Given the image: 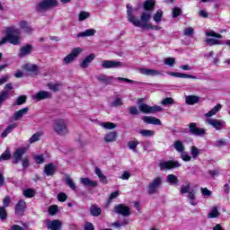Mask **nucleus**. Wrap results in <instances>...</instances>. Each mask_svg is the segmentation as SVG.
<instances>
[{"label": "nucleus", "instance_id": "a19ab883", "mask_svg": "<svg viewBox=\"0 0 230 230\" xmlns=\"http://www.w3.org/2000/svg\"><path fill=\"white\" fill-rule=\"evenodd\" d=\"M140 112H144V114H151V109L152 106H149L148 104L142 103L138 107Z\"/></svg>", "mask_w": 230, "mask_h": 230}, {"label": "nucleus", "instance_id": "680f3d73", "mask_svg": "<svg viewBox=\"0 0 230 230\" xmlns=\"http://www.w3.org/2000/svg\"><path fill=\"white\" fill-rule=\"evenodd\" d=\"M8 214L6 213V208L4 207H0V220H6Z\"/></svg>", "mask_w": 230, "mask_h": 230}, {"label": "nucleus", "instance_id": "e2e57ef3", "mask_svg": "<svg viewBox=\"0 0 230 230\" xmlns=\"http://www.w3.org/2000/svg\"><path fill=\"white\" fill-rule=\"evenodd\" d=\"M165 66H170V67H173L175 66V58H167L164 59Z\"/></svg>", "mask_w": 230, "mask_h": 230}, {"label": "nucleus", "instance_id": "1a4fd4ad", "mask_svg": "<svg viewBox=\"0 0 230 230\" xmlns=\"http://www.w3.org/2000/svg\"><path fill=\"white\" fill-rule=\"evenodd\" d=\"M189 131L192 136H206V129L197 127V123L195 122L190 123Z\"/></svg>", "mask_w": 230, "mask_h": 230}, {"label": "nucleus", "instance_id": "aec40b11", "mask_svg": "<svg viewBox=\"0 0 230 230\" xmlns=\"http://www.w3.org/2000/svg\"><path fill=\"white\" fill-rule=\"evenodd\" d=\"M43 172L45 175L49 177L51 175H55V172H57V167H55L54 164H48L45 165Z\"/></svg>", "mask_w": 230, "mask_h": 230}, {"label": "nucleus", "instance_id": "f8f14e48", "mask_svg": "<svg viewBox=\"0 0 230 230\" xmlns=\"http://www.w3.org/2000/svg\"><path fill=\"white\" fill-rule=\"evenodd\" d=\"M207 123L216 128V130H222L226 127V121L217 119H208Z\"/></svg>", "mask_w": 230, "mask_h": 230}, {"label": "nucleus", "instance_id": "052dcab7", "mask_svg": "<svg viewBox=\"0 0 230 230\" xmlns=\"http://www.w3.org/2000/svg\"><path fill=\"white\" fill-rule=\"evenodd\" d=\"M34 161L37 163V164H42L45 163L44 155H38L34 156Z\"/></svg>", "mask_w": 230, "mask_h": 230}, {"label": "nucleus", "instance_id": "412c9836", "mask_svg": "<svg viewBox=\"0 0 230 230\" xmlns=\"http://www.w3.org/2000/svg\"><path fill=\"white\" fill-rule=\"evenodd\" d=\"M200 102V97L197 95H186L185 96V103L187 105H195V103Z\"/></svg>", "mask_w": 230, "mask_h": 230}, {"label": "nucleus", "instance_id": "4be33fe9", "mask_svg": "<svg viewBox=\"0 0 230 230\" xmlns=\"http://www.w3.org/2000/svg\"><path fill=\"white\" fill-rule=\"evenodd\" d=\"M118 138V131H111L104 137L105 143H114Z\"/></svg>", "mask_w": 230, "mask_h": 230}, {"label": "nucleus", "instance_id": "4c0bfd02", "mask_svg": "<svg viewBox=\"0 0 230 230\" xmlns=\"http://www.w3.org/2000/svg\"><path fill=\"white\" fill-rule=\"evenodd\" d=\"M220 217V212H218V208L212 207L211 211L208 215V218H218Z\"/></svg>", "mask_w": 230, "mask_h": 230}, {"label": "nucleus", "instance_id": "5fc2aeb1", "mask_svg": "<svg viewBox=\"0 0 230 230\" xmlns=\"http://www.w3.org/2000/svg\"><path fill=\"white\" fill-rule=\"evenodd\" d=\"M26 95H21L16 99L14 105H23V103H26Z\"/></svg>", "mask_w": 230, "mask_h": 230}, {"label": "nucleus", "instance_id": "f3484780", "mask_svg": "<svg viewBox=\"0 0 230 230\" xmlns=\"http://www.w3.org/2000/svg\"><path fill=\"white\" fill-rule=\"evenodd\" d=\"M94 58H96V56L94 54H90L84 59H83L80 65L82 69H87V67L91 66V63L93 62V60H94Z\"/></svg>", "mask_w": 230, "mask_h": 230}, {"label": "nucleus", "instance_id": "69168bd1", "mask_svg": "<svg viewBox=\"0 0 230 230\" xmlns=\"http://www.w3.org/2000/svg\"><path fill=\"white\" fill-rule=\"evenodd\" d=\"M162 105H173V98L167 97L161 102Z\"/></svg>", "mask_w": 230, "mask_h": 230}, {"label": "nucleus", "instance_id": "09e8293b", "mask_svg": "<svg viewBox=\"0 0 230 230\" xmlns=\"http://www.w3.org/2000/svg\"><path fill=\"white\" fill-rule=\"evenodd\" d=\"M23 195L26 199H32V197H35V190L32 189H26L23 190Z\"/></svg>", "mask_w": 230, "mask_h": 230}, {"label": "nucleus", "instance_id": "bb28decb", "mask_svg": "<svg viewBox=\"0 0 230 230\" xmlns=\"http://www.w3.org/2000/svg\"><path fill=\"white\" fill-rule=\"evenodd\" d=\"M155 7V0H146L143 4V8L146 12H153Z\"/></svg>", "mask_w": 230, "mask_h": 230}, {"label": "nucleus", "instance_id": "473e14b6", "mask_svg": "<svg viewBox=\"0 0 230 230\" xmlns=\"http://www.w3.org/2000/svg\"><path fill=\"white\" fill-rule=\"evenodd\" d=\"M90 212L92 217H100L102 215V208L96 205H92Z\"/></svg>", "mask_w": 230, "mask_h": 230}, {"label": "nucleus", "instance_id": "c9c22d12", "mask_svg": "<svg viewBox=\"0 0 230 230\" xmlns=\"http://www.w3.org/2000/svg\"><path fill=\"white\" fill-rule=\"evenodd\" d=\"M19 26L22 30H23L25 33L30 34L31 33V31H33V29H31V27L28 25V22H26V21L20 22Z\"/></svg>", "mask_w": 230, "mask_h": 230}, {"label": "nucleus", "instance_id": "0eeeda50", "mask_svg": "<svg viewBox=\"0 0 230 230\" xmlns=\"http://www.w3.org/2000/svg\"><path fill=\"white\" fill-rule=\"evenodd\" d=\"M161 171L172 170V168H181V163L179 161H167L161 162L158 164Z\"/></svg>", "mask_w": 230, "mask_h": 230}, {"label": "nucleus", "instance_id": "4d7b16f0", "mask_svg": "<svg viewBox=\"0 0 230 230\" xmlns=\"http://www.w3.org/2000/svg\"><path fill=\"white\" fill-rule=\"evenodd\" d=\"M58 212V207L57 205L50 206L49 208V213L51 217H55V215H57Z\"/></svg>", "mask_w": 230, "mask_h": 230}, {"label": "nucleus", "instance_id": "f257e3e1", "mask_svg": "<svg viewBox=\"0 0 230 230\" xmlns=\"http://www.w3.org/2000/svg\"><path fill=\"white\" fill-rule=\"evenodd\" d=\"M127 17L128 21L134 24L137 28H142L146 30V27L150 24L148 22L152 19V12L144 11L140 14V20L136 15H134L132 5L130 4H127Z\"/></svg>", "mask_w": 230, "mask_h": 230}, {"label": "nucleus", "instance_id": "58836bf2", "mask_svg": "<svg viewBox=\"0 0 230 230\" xmlns=\"http://www.w3.org/2000/svg\"><path fill=\"white\" fill-rule=\"evenodd\" d=\"M139 134H141L143 137H154V136H155V131L150 129H141Z\"/></svg>", "mask_w": 230, "mask_h": 230}, {"label": "nucleus", "instance_id": "72a5a7b5", "mask_svg": "<svg viewBox=\"0 0 230 230\" xmlns=\"http://www.w3.org/2000/svg\"><path fill=\"white\" fill-rule=\"evenodd\" d=\"M13 128H17V124H11L9 125L4 132L1 134V137L4 139L8 136V134H11V132L13 131Z\"/></svg>", "mask_w": 230, "mask_h": 230}, {"label": "nucleus", "instance_id": "b1692460", "mask_svg": "<svg viewBox=\"0 0 230 230\" xmlns=\"http://www.w3.org/2000/svg\"><path fill=\"white\" fill-rule=\"evenodd\" d=\"M80 182L88 188H96V186H98V182L92 181L89 178H81Z\"/></svg>", "mask_w": 230, "mask_h": 230}, {"label": "nucleus", "instance_id": "f704fd0d", "mask_svg": "<svg viewBox=\"0 0 230 230\" xmlns=\"http://www.w3.org/2000/svg\"><path fill=\"white\" fill-rule=\"evenodd\" d=\"M167 182L172 186H178L179 185V178L175 176V174H169L167 175Z\"/></svg>", "mask_w": 230, "mask_h": 230}, {"label": "nucleus", "instance_id": "338daca9", "mask_svg": "<svg viewBox=\"0 0 230 230\" xmlns=\"http://www.w3.org/2000/svg\"><path fill=\"white\" fill-rule=\"evenodd\" d=\"M40 136H42L40 133H36V134L32 135L29 140L30 143H37V141H39L40 139Z\"/></svg>", "mask_w": 230, "mask_h": 230}, {"label": "nucleus", "instance_id": "8fccbe9b", "mask_svg": "<svg viewBox=\"0 0 230 230\" xmlns=\"http://www.w3.org/2000/svg\"><path fill=\"white\" fill-rule=\"evenodd\" d=\"M180 154H181V159H182L185 163H190V161H191V156L188 152L183 151Z\"/></svg>", "mask_w": 230, "mask_h": 230}, {"label": "nucleus", "instance_id": "a211bd4d", "mask_svg": "<svg viewBox=\"0 0 230 230\" xmlns=\"http://www.w3.org/2000/svg\"><path fill=\"white\" fill-rule=\"evenodd\" d=\"M167 75H169L170 76H175L176 78H190L191 80H197V76L188 74H182L178 72H167Z\"/></svg>", "mask_w": 230, "mask_h": 230}, {"label": "nucleus", "instance_id": "39448f33", "mask_svg": "<svg viewBox=\"0 0 230 230\" xmlns=\"http://www.w3.org/2000/svg\"><path fill=\"white\" fill-rule=\"evenodd\" d=\"M163 186V177L157 176L155 177L147 185V193L148 195H155L159 188Z\"/></svg>", "mask_w": 230, "mask_h": 230}, {"label": "nucleus", "instance_id": "cd10ccee", "mask_svg": "<svg viewBox=\"0 0 230 230\" xmlns=\"http://www.w3.org/2000/svg\"><path fill=\"white\" fill-rule=\"evenodd\" d=\"M173 148L178 152V154H181L186 150V147L184 146V143L181 140H175L173 143Z\"/></svg>", "mask_w": 230, "mask_h": 230}, {"label": "nucleus", "instance_id": "7ed1b4c3", "mask_svg": "<svg viewBox=\"0 0 230 230\" xmlns=\"http://www.w3.org/2000/svg\"><path fill=\"white\" fill-rule=\"evenodd\" d=\"M28 147H20L13 155V164H19L22 161V166L24 170L30 166V156L26 155Z\"/></svg>", "mask_w": 230, "mask_h": 230}, {"label": "nucleus", "instance_id": "4468645a", "mask_svg": "<svg viewBox=\"0 0 230 230\" xmlns=\"http://www.w3.org/2000/svg\"><path fill=\"white\" fill-rule=\"evenodd\" d=\"M52 96L53 95L49 92L40 91L36 94L32 95L31 98L35 102H41V100H49L50 98H52Z\"/></svg>", "mask_w": 230, "mask_h": 230}, {"label": "nucleus", "instance_id": "9d476101", "mask_svg": "<svg viewBox=\"0 0 230 230\" xmlns=\"http://www.w3.org/2000/svg\"><path fill=\"white\" fill-rule=\"evenodd\" d=\"M114 212L117 213V215H121V217H130V208L124 204L115 206Z\"/></svg>", "mask_w": 230, "mask_h": 230}, {"label": "nucleus", "instance_id": "0e129e2a", "mask_svg": "<svg viewBox=\"0 0 230 230\" xmlns=\"http://www.w3.org/2000/svg\"><path fill=\"white\" fill-rule=\"evenodd\" d=\"M181 13H182V10H181V8H179V7L172 8V18L173 19L179 17V15H181Z\"/></svg>", "mask_w": 230, "mask_h": 230}, {"label": "nucleus", "instance_id": "a18cd8bd", "mask_svg": "<svg viewBox=\"0 0 230 230\" xmlns=\"http://www.w3.org/2000/svg\"><path fill=\"white\" fill-rule=\"evenodd\" d=\"M101 127H102V128H106V130H112L116 128L117 125L113 122H102L101 123Z\"/></svg>", "mask_w": 230, "mask_h": 230}, {"label": "nucleus", "instance_id": "37998d69", "mask_svg": "<svg viewBox=\"0 0 230 230\" xmlns=\"http://www.w3.org/2000/svg\"><path fill=\"white\" fill-rule=\"evenodd\" d=\"M190 155L192 156V159H197V157L200 155V149L195 146H192L190 147Z\"/></svg>", "mask_w": 230, "mask_h": 230}, {"label": "nucleus", "instance_id": "5701e85b", "mask_svg": "<svg viewBox=\"0 0 230 230\" xmlns=\"http://www.w3.org/2000/svg\"><path fill=\"white\" fill-rule=\"evenodd\" d=\"M96 80L101 84H111L114 80V76H107L104 74H101L95 76Z\"/></svg>", "mask_w": 230, "mask_h": 230}, {"label": "nucleus", "instance_id": "20e7f679", "mask_svg": "<svg viewBox=\"0 0 230 230\" xmlns=\"http://www.w3.org/2000/svg\"><path fill=\"white\" fill-rule=\"evenodd\" d=\"M53 129L54 132H57L58 136H67V134H69V128H67V120L64 119L55 120Z\"/></svg>", "mask_w": 230, "mask_h": 230}, {"label": "nucleus", "instance_id": "de8ad7c7", "mask_svg": "<svg viewBox=\"0 0 230 230\" xmlns=\"http://www.w3.org/2000/svg\"><path fill=\"white\" fill-rule=\"evenodd\" d=\"M12 158V154H10V150L6 149L4 153L0 155V163L1 161H8Z\"/></svg>", "mask_w": 230, "mask_h": 230}, {"label": "nucleus", "instance_id": "7c9ffc66", "mask_svg": "<svg viewBox=\"0 0 230 230\" xmlns=\"http://www.w3.org/2000/svg\"><path fill=\"white\" fill-rule=\"evenodd\" d=\"M6 100H10V92L8 90H4L0 92V108L3 107V103H4Z\"/></svg>", "mask_w": 230, "mask_h": 230}, {"label": "nucleus", "instance_id": "393cba45", "mask_svg": "<svg viewBox=\"0 0 230 230\" xmlns=\"http://www.w3.org/2000/svg\"><path fill=\"white\" fill-rule=\"evenodd\" d=\"M197 191L195 190H191V192H189V194L187 195L188 197V200L189 203L190 204V206H197V204H199V201H197Z\"/></svg>", "mask_w": 230, "mask_h": 230}, {"label": "nucleus", "instance_id": "13d9d810", "mask_svg": "<svg viewBox=\"0 0 230 230\" xmlns=\"http://www.w3.org/2000/svg\"><path fill=\"white\" fill-rule=\"evenodd\" d=\"M200 191H201V195H203V197H206L207 199H209V197H211L213 193L211 192V190H208V188H201Z\"/></svg>", "mask_w": 230, "mask_h": 230}, {"label": "nucleus", "instance_id": "79ce46f5", "mask_svg": "<svg viewBox=\"0 0 230 230\" xmlns=\"http://www.w3.org/2000/svg\"><path fill=\"white\" fill-rule=\"evenodd\" d=\"M48 87L50 91H53L54 93H58V91H60V87H62V84L61 83L49 84Z\"/></svg>", "mask_w": 230, "mask_h": 230}, {"label": "nucleus", "instance_id": "bf43d9fd", "mask_svg": "<svg viewBox=\"0 0 230 230\" xmlns=\"http://www.w3.org/2000/svg\"><path fill=\"white\" fill-rule=\"evenodd\" d=\"M195 33V30L193 28L190 27L184 30L183 35L185 37H193V34Z\"/></svg>", "mask_w": 230, "mask_h": 230}, {"label": "nucleus", "instance_id": "2f4dec72", "mask_svg": "<svg viewBox=\"0 0 230 230\" xmlns=\"http://www.w3.org/2000/svg\"><path fill=\"white\" fill-rule=\"evenodd\" d=\"M95 174L99 177V180L102 184H107V177L102 172V169L99 167L95 168Z\"/></svg>", "mask_w": 230, "mask_h": 230}, {"label": "nucleus", "instance_id": "c756f323", "mask_svg": "<svg viewBox=\"0 0 230 230\" xmlns=\"http://www.w3.org/2000/svg\"><path fill=\"white\" fill-rule=\"evenodd\" d=\"M33 49V47L30 44L23 46L20 49V57H26V55H30L31 53V50Z\"/></svg>", "mask_w": 230, "mask_h": 230}, {"label": "nucleus", "instance_id": "dca6fc26", "mask_svg": "<svg viewBox=\"0 0 230 230\" xmlns=\"http://www.w3.org/2000/svg\"><path fill=\"white\" fill-rule=\"evenodd\" d=\"M24 209H26V202L24 199H20L15 206V215L17 217H22L24 215Z\"/></svg>", "mask_w": 230, "mask_h": 230}, {"label": "nucleus", "instance_id": "9b49d317", "mask_svg": "<svg viewBox=\"0 0 230 230\" xmlns=\"http://www.w3.org/2000/svg\"><path fill=\"white\" fill-rule=\"evenodd\" d=\"M121 66H123L121 62L114 60H104L102 63V69H116Z\"/></svg>", "mask_w": 230, "mask_h": 230}, {"label": "nucleus", "instance_id": "a878e982", "mask_svg": "<svg viewBox=\"0 0 230 230\" xmlns=\"http://www.w3.org/2000/svg\"><path fill=\"white\" fill-rule=\"evenodd\" d=\"M28 111H30V108L26 107V108H23V109L14 112V114H13L14 121H19V119H21V118H22V116H24L25 114H28Z\"/></svg>", "mask_w": 230, "mask_h": 230}, {"label": "nucleus", "instance_id": "f03ea898", "mask_svg": "<svg viewBox=\"0 0 230 230\" xmlns=\"http://www.w3.org/2000/svg\"><path fill=\"white\" fill-rule=\"evenodd\" d=\"M6 37L0 40V46L10 42L13 46H19L21 44V30L15 26L7 27L5 30Z\"/></svg>", "mask_w": 230, "mask_h": 230}, {"label": "nucleus", "instance_id": "c03bdc74", "mask_svg": "<svg viewBox=\"0 0 230 230\" xmlns=\"http://www.w3.org/2000/svg\"><path fill=\"white\" fill-rule=\"evenodd\" d=\"M190 188H191V183L187 182L186 185L181 186L180 193L181 195H184L185 193H188V195H190V193H191V191H190Z\"/></svg>", "mask_w": 230, "mask_h": 230}, {"label": "nucleus", "instance_id": "603ef678", "mask_svg": "<svg viewBox=\"0 0 230 230\" xmlns=\"http://www.w3.org/2000/svg\"><path fill=\"white\" fill-rule=\"evenodd\" d=\"M66 183L68 187H70V190H73V191H76V185L75 184V181L71 178L66 179Z\"/></svg>", "mask_w": 230, "mask_h": 230}, {"label": "nucleus", "instance_id": "6e6d98bb", "mask_svg": "<svg viewBox=\"0 0 230 230\" xmlns=\"http://www.w3.org/2000/svg\"><path fill=\"white\" fill-rule=\"evenodd\" d=\"M205 42H207V44H208V46H217L218 44H222V42H220V40H215V39H207L205 40Z\"/></svg>", "mask_w": 230, "mask_h": 230}, {"label": "nucleus", "instance_id": "423d86ee", "mask_svg": "<svg viewBox=\"0 0 230 230\" xmlns=\"http://www.w3.org/2000/svg\"><path fill=\"white\" fill-rule=\"evenodd\" d=\"M58 6V2L57 0H42L36 6V11L40 12H48V10H51V8H55Z\"/></svg>", "mask_w": 230, "mask_h": 230}, {"label": "nucleus", "instance_id": "864d4df0", "mask_svg": "<svg viewBox=\"0 0 230 230\" xmlns=\"http://www.w3.org/2000/svg\"><path fill=\"white\" fill-rule=\"evenodd\" d=\"M26 71H30L31 73H36L39 71V66L37 65H25Z\"/></svg>", "mask_w": 230, "mask_h": 230}, {"label": "nucleus", "instance_id": "49530a36", "mask_svg": "<svg viewBox=\"0 0 230 230\" xmlns=\"http://www.w3.org/2000/svg\"><path fill=\"white\" fill-rule=\"evenodd\" d=\"M91 17V13L89 12L81 11L78 14V21H85V19H89Z\"/></svg>", "mask_w": 230, "mask_h": 230}, {"label": "nucleus", "instance_id": "c85d7f7f", "mask_svg": "<svg viewBox=\"0 0 230 230\" xmlns=\"http://www.w3.org/2000/svg\"><path fill=\"white\" fill-rule=\"evenodd\" d=\"M96 35V31L94 29H87L83 32H79L77 34V38L80 39L82 37H94Z\"/></svg>", "mask_w": 230, "mask_h": 230}, {"label": "nucleus", "instance_id": "ea45409f", "mask_svg": "<svg viewBox=\"0 0 230 230\" xmlns=\"http://www.w3.org/2000/svg\"><path fill=\"white\" fill-rule=\"evenodd\" d=\"M163 10L159 9L156 11V13L154 14L153 19L156 24H159L161 21H163Z\"/></svg>", "mask_w": 230, "mask_h": 230}, {"label": "nucleus", "instance_id": "e433bc0d", "mask_svg": "<svg viewBox=\"0 0 230 230\" xmlns=\"http://www.w3.org/2000/svg\"><path fill=\"white\" fill-rule=\"evenodd\" d=\"M220 109H222V104H217L211 111L205 114L206 118H211V116H215V114H217Z\"/></svg>", "mask_w": 230, "mask_h": 230}, {"label": "nucleus", "instance_id": "6ab92c4d", "mask_svg": "<svg viewBox=\"0 0 230 230\" xmlns=\"http://www.w3.org/2000/svg\"><path fill=\"white\" fill-rule=\"evenodd\" d=\"M142 119L147 125H162L161 119H159L155 117L145 116V117L142 118Z\"/></svg>", "mask_w": 230, "mask_h": 230}, {"label": "nucleus", "instance_id": "3c124183", "mask_svg": "<svg viewBox=\"0 0 230 230\" xmlns=\"http://www.w3.org/2000/svg\"><path fill=\"white\" fill-rule=\"evenodd\" d=\"M137 145H139V141L131 140L128 143V146L129 150H133V152H136V148H137Z\"/></svg>", "mask_w": 230, "mask_h": 230}, {"label": "nucleus", "instance_id": "2eb2a0df", "mask_svg": "<svg viewBox=\"0 0 230 230\" xmlns=\"http://www.w3.org/2000/svg\"><path fill=\"white\" fill-rule=\"evenodd\" d=\"M47 224V229L49 230H61L62 229V222L58 219H47L46 220Z\"/></svg>", "mask_w": 230, "mask_h": 230}, {"label": "nucleus", "instance_id": "6e6552de", "mask_svg": "<svg viewBox=\"0 0 230 230\" xmlns=\"http://www.w3.org/2000/svg\"><path fill=\"white\" fill-rule=\"evenodd\" d=\"M81 53H82L81 48L73 49L71 53L66 55L64 58L63 59L64 64H71L72 62H75V58H76V57H78V55H80Z\"/></svg>", "mask_w": 230, "mask_h": 230}, {"label": "nucleus", "instance_id": "ddd939ff", "mask_svg": "<svg viewBox=\"0 0 230 230\" xmlns=\"http://www.w3.org/2000/svg\"><path fill=\"white\" fill-rule=\"evenodd\" d=\"M138 71L140 75H144L145 76H163V72L156 69L139 68Z\"/></svg>", "mask_w": 230, "mask_h": 230}, {"label": "nucleus", "instance_id": "774afa93", "mask_svg": "<svg viewBox=\"0 0 230 230\" xmlns=\"http://www.w3.org/2000/svg\"><path fill=\"white\" fill-rule=\"evenodd\" d=\"M84 230H94V225H93V223H91V222H86L84 224Z\"/></svg>", "mask_w": 230, "mask_h": 230}]
</instances>
